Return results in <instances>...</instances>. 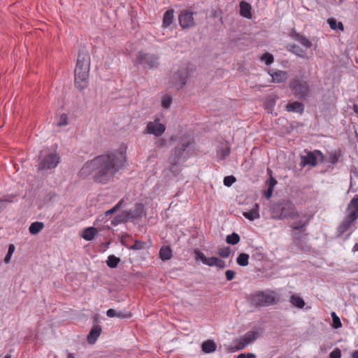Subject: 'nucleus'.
<instances>
[{"instance_id": "f257e3e1", "label": "nucleus", "mask_w": 358, "mask_h": 358, "mask_svg": "<svg viewBox=\"0 0 358 358\" xmlns=\"http://www.w3.org/2000/svg\"><path fill=\"white\" fill-rule=\"evenodd\" d=\"M125 159L126 157L123 152L99 155L87 162L83 166L78 175L82 178H86L92 173H95L94 176L95 181L106 183L124 166Z\"/></svg>"}, {"instance_id": "f03ea898", "label": "nucleus", "mask_w": 358, "mask_h": 358, "mask_svg": "<svg viewBox=\"0 0 358 358\" xmlns=\"http://www.w3.org/2000/svg\"><path fill=\"white\" fill-rule=\"evenodd\" d=\"M272 218L275 220H283L285 218L295 219L299 217L294 204L288 200H282L274 205L271 210Z\"/></svg>"}, {"instance_id": "7ed1b4c3", "label": "nucleus", "mask_w": 358, "mask_h": 358, "mask_svg": "<svg viewBox=\"0 0 358 358\" xmlns=\"http://www.w3.org/2000/svg\"><path fill=\"white\" fill-rule=\"evenodd\" d=\"M191 144L190 141H183L177 145L169 158V171L174 176H178L182 171L181 162L184 152Z\"/></svg>"}, {"instance_id": "20e7f679", "label": "nucleus", "mask_w": 358, "mask_h": 358, "mask_svg": "<svg viewBox=\"0 0 358 358\" xmlns=\"http://www.w3.org/2000/svg\"><path fill=\"white\" fill-rule=\"evenodd\" d=\"M278 300L276 292L271 290L257 292L248 297L250 304L255 307L271 306L276 303Z\"/></svg>"}, {"instance_id": "39448f33", "label": "nucleus", "mask_w": 358, "mask_h": 358, "mask_svg": "<svg viewBox=\"0 0 358 358\" xmlns=\"http://www.w3.org/2000/svg\"><path fill=\"white\" fill-rule=\"evenodd\" d=\"M194 71L195 69L192 64L182 66L171 76V86L176 87L178 90L182 89L186 85L187 78L192 76Z\"/></svg>"}, {"instance_id": "423d86ee", "label": "nucleus", "mask_w": 358, "mask_h": 358, "mask_svg": "<svg viewBox=\"0 0 358 358\" xmlns=\"http://www.w3.org/2000/svg\"><path fill=\"white\" fill-rule=\"evenodd\" d=\"M59 162V158L55 151L45 149L41 151L38 164L39 170L55 169Z\"/></svg>"}, {"instance_id": "0eeeda50", "label": "nucleus", "mask_w": 358, "mask_h": 358, "mask_svg": "<svg viewBox=\"0 0 358 358\" xmlns=\"http://www.w3.org/2000/svg\"><path fill=\"white\" fill-rule=\"evenodd\" d=\"M259 336V332L256 330L248 331L242 337L237 338L234 341L235 345L231 346L230 350L231 352H236L240 350L244 349L248 345L254 343Z\"/></svg>"}, {"instance_id": "6e6552de", "label": "nucleus", "mask_w": 358, "mask_h": 358, "mask_svg": "<svg viewBox=\"0 0 358 358\" xmlns=\"http://www.w3.org/2000/svg\"><path fill=\"white\" fill-rule=\"evenodd\" d=\"M289 87L294 96L298 99H303L309 92V86L307 82L298 78L294 79L290 83Z\"/></svg>"}, {"instance_id": "1a4fd4ad", "label": "nucleus", "mask_w": 358, "mask_h": 358, "mask_svg": "<svg viewBox=\"0 0 358 358\" xmlns=\"http://www.w3.org/2000/svg\"><path fill=\"white\" fill-rule=\"evenodd\" d=\"M165 130L166 126L160 122L159 118H156L154 121L148 122L144 133L159 137L164 133Z\"/></svg>"}, {"instance_id": "9d476101", "label": "nucleus", "mask_w": 358, "mask_h": 358, "mask_svg": "<svg viewBox=\"0 0 358 358\" xmlns=\"http://www.w3.org/2000/svg\"><path fill=\"white\" fill-rule=\"evenodd\" d=\"M89 71L80 70L79 68L75 69L74 83L76 87L80 90L85 89L89 83Z\"/></svg>"}, {"instance_id": "9b49d317", "label": "nucleus", "mask_w": 358, "mask_h": 358, "mask_svg": "<svg viewBox=\"0 0 358 358\" xmlns=\"http://www.w3.org/2000/svg\"><path fill=\"white\" fill-rule=\"evenodd\" d=\"M157 60L158 57L155 55L139 52L136 58V64H141L144 66H148L149 68H152L156 66Z\"/></svg>"}, {"instance_id": "f8f14e48", "label": "nucleus", "mask_w": 358, "mask_h": 358, "mask_svg": "<svg viewBox=\"0 0 358 358\" xmlns=\"http://www.w3.org/2000/svg\"><path fill=\"white\" fill-rule=\"evenodd\" d=\"M194 13L187 10H181L179 16V23L182 28L186 29L195 25L193 17Z\"/></svg>"}, {"instance_id": "ddd939ff", "label": "nucleus", "mask_w": 358, "mask_h": 358, "mask_svg": "<svg viewBox=\"0 0 358 358\" xmlns=\"http://www.w3.org/2000/svg\"><path fill=\"white\" fill-rule=\"evenodd\" d=\"M322 158V154L321 152L318 150H315L313 152H308L306 155L301 156V163L303 166L306 165H310L315 166L317 165L318 162V158Z\"/></svg>"}, {"instance_id": "4468645a", "label": "nucleus", "mask_w": 358, "mask_h": 358, "mask_svg": "<svg viewBox=\"0 0 358 358\" xmlns=\"http://www.w3.org/2000/svg\"><path fill=\"white\" fill-rule=\"evenodd\" d=\"M346 215L354 220L358 218V195H355L348 203Z\"/></svg>"}, {"instance_id": "2eb2a0df", "label": "nucleus", "mask_w": 358, "mask_h": 358, "mask_svg": "<svg viewBox=\"0 0 358 358\" xmlns=\"http://www.w3.org/2000/svg\"><path fill=\"white\" fill-rule=\"evenodd\" d=\"M76 68L80 70L89 71L90 69V57L88 53L80 52L78 54L77 64Z\"/></svg>"}, {"instance_id": "dca6fc26", "label": "nucleus", "mask_w": 358, "mask_h": 358, "mask_svg": "<svg viewBox=\"0 0 358 358\" xmlns=\"http://www.w3.org/2000/svg\"><path fill=\"white\" fill-rule=\"evenodd\" d=\"M204 264L208 266H216L219 268H224L227 266L224 260L216 257H207Z\"/></svg>"}, {"instance_id": "f3484780", "label": "nucleus", "mask_w": 358, "mask_h": 358, "mask_svg": "<svg viewBox=\"0 0 358 358\" xmlns=\"http://www.w3.org/2000/svg\"><path fill=\"white\" fill-rule=\"evenodd\" d=\"M101 333V328L99 325H95L90 330L87 336V342L90 344H94L96 341Z\"/></svg>"}, {"instance_id": "a211bd4d", "label": "nucleus", "mask_w": 358, "mask_h": 358, "mask_svg": "<svg viewBox=\"0 0 358 358\" xmlns=\"http://www.w3.org/2000/svg\"><path fill=\"white\" fill-rule=\"evenodd\" d=\"M270 75L272 77V80L273 83H281L285 81L288 78V74L285 71H276L273 72L272 73H270Z\"/></svg>"}, {"instance_id": "6ab92c4d", "label": "nucleus", "mask_w": 358, "mask_h": 358, "mask_svg": "<svg viewBox=\"0 0 358 358\" xmlns=\"http://www.w3.org/2000/svg\"><path fill=\"white\" fill-rule=\"evenodd\" d=\"M97 233L96 228L93 227H87L83 230L81 237L85 241H90L94 239Z\"/></svg>"}, {"instance_id": "aec40b11", "label": "nucleus", "mask_w": 358, "mask_h": 358, "mask_svg": "<svg viewBox=\"0 0 358 358\" xmlns=\"http://www.w3.org/2000/svg\"><path fill=\"white\" fill-rule=\"evenodd\" d=\"M251 6L249 3L245 1H241L240 3V15L245 18L251 19Z\"/></svg>"}, {"instance_id": "412c9836", "label": "nucleus", "mask_w": 358, "mask_h": 358, "mask_svg": "<svg viewBox=\"0 0 358 358\" xmlns=\"http://www.w3.org/2000/svg\"><path fill=\"white\" fill-rule=\"evenodd\" d=\"M355 220H352L350 217L345 215L344 220L341 222L338 227V232L339 234H343L352 226Z\"/></svg>"}, {"instance_id": "4be33fe9", "label": "nucleus", "mask_w": 358, "mask_h": 358, "mask_svg": "<svg viewBox=\"0 0 358 358\" xmlns=\"http://www.w3.org/2000/svg\"><path fill=\"white\" fill-rule=\"evenodd\" d=\"M285 108L289 112L299 113L300 114L303 113L304 110L303 105L299 101L289 103L286 105Z\"/></svg>"}, {"instance_id": "5701e85b", "label": "nucleus", "mask_w": 358, "mask_h": 358, "mask_svg": "<svg viewBox=\"0 0 358 358\" xmlns=\"http://www.w3.org/2000/svg\"><path fill=\"white\" fill-rule=\"evenodd\" d=\"M243 215L248 220L253 221L260 217L259 213V205L255 204V207L248 212H243Z\"/></svg>"}, {"instance_id": "b1692460", "label": "nucleus", "mask_w": 358, "mask_h": 358, "mask_svg": "<svg viewBox=\"0 0 358 358\" xmlns=\"http://www.w3.org/2000/svg\"><path fill=\"white\" fill-rule=\"evenodd\" d=\"M173 10H168L164 14L162 27L164 28L169 27L173 22Z\"/></svg>"}, {"instance_id": "393cba45", "label": "nucleus", "mask_w": 358, "mask_h": 358, "mask_svg": "<svg viewBox=\"0 0 358 358\" xmlns=\"http://www.w3.org/2000/svg\"><path fill=\"white\" fill-rule=\"evenodd\" d=\"M159 255L162 261H167L172 257V250L169 246H163L161 248Z\"/></svg>"}, {"instance_id": "a878e982", "label": "nucleus", "mask_w": 358, "mask_h": 358, "mask_svg": "<svg viewBox=\"0 0 358 358\" xmlns=\"http://www.w3.org/2000/svg\"><path fill=\"white\" fill-rule=\"evenodd\" d=\"M144 213V206L142 203H138L134 206V209L130 214L134 218H139L143 216Z\"/></svg>"}, {"instance_id": "bb28decb", "label": "nucleus", "mask_w": 358, "mask_h": 358, "mask_svg": "<svg viewBox=\"0 0 358 358\" xmlns=\"http://www.w3.org/2000/svg\"><path fill=\"white\" fill-rule=\"evenodd\" d=\"M44 227V224L41 222H34L29 227V233L32 235L38 234Z\"/></svg>"}, {"instance_id": "cd10ccee", "label": "nucleus", "mask_w": 358, "mask_h": 358, "mask_svg": "<svg viewBox=\"0 0 358 358\" xmlns=\"http://www.w3.org/2000/svg\"><path fill=\"white\" fill-rule=\"evenodd\" d=\"M327 22L330 27V28L333 30H340L341 31H344V26L341 22H338L336 19L334 17H330L327 20Z\"/></svg>"}, {"instance_id": "c85d7f7f", "label": "nucleus", "mask_w": 358, "mask_h": 358, "mask_svg": "<svg viewBox=\"0 0 358 358\" xmlns=\"http://www.w3.org/2000/svg\"><path fill=\"white\" fill-rule=\"evenodd\" d=\"M216 345L211 340L206 341L202 344V350L206 353H211L215 351Z\"/></svg>"}, {"instance_id": "c756f323", "label": "nucleus", "mask_w": 358, "mask_h": 358, "mask_svg": "<svg viewBox=\"0 0 358 358\" xmlns=\"http://www.w3.org/2000/svg\"><path fill=\"white\" fill-rule=\"evenodd\" d=\"M309 220L310 219L308 218L305 220L300 219L299 220L293 222L290 227L294 230L303 229L308 224Z\"/></svg>"}, {"instance_id": "7c9ffc66", "label": "nucleus", "mask_w": 358, "mask_h": 358, "mask_svg": "<svg viewBox=\"0 0 358 358\" xmlns=\"http://www.w3.org/2000/svg\"><path fill=\"white\" fill-rule=\"evenodd\" d=\"M294 38L299 41L303 46L306 48H310L312 46L311 41L307 38L305 36H303L300 34H295L294 35Z\"/></svg>"}, {"instance_id": "2f4dec72", "label": "nucleus", "mask_w": 358, "mask_h": 358, "mask_svg": "<svg viewBox=\"0 0 358 358\" xmlns=\"http://www.w3.org/2000/svg\"><path fill=\"white\" fill-rule=\"evenodd\" d=\"M289 50L301 58H306V52L296 44L290 45Z\"/></svg>"}, {"instance_id": "473e14b6", "label": "nucleus", "mask_w": 358, "mask_h": 358, "mask_svg": "<svg viewBox=\"0 0 358 358\" xmlns=\"http://www.w3.org/2000/svg\"><path fill=\"white\" fill-rule=\"evenodd\" d=\"M289 301L293 306L299 308H303L305 306L303 299L296 295L291 296Z\"/></svg>"}, {"instance_id": "72a5a7b5", "label": "nucleus", "mask_w": 358, "mask_h": 358, "mask_svg": "<svg viewBox=\"0 0 358 358\" xmlns=\"http://www.w3.org/2000/svg\"><path fill=\"white\" fill-rule=\"evenodd\" d=\"M249 255L241 253L236 259V262L239 266H246L249 264Z\"/></svg>"}, {"instance_id": "f704fd0d", "label": "nucleus", "mask_w": 358, "mask_h": 358, "mask_svg": "<svg viewBox=\"0 0 358 358\" xmlns=\"http://www.w3.org/2000/svg\"><path fill=\"white\" fill-rule=\"evenodd\" d=\"M173 98L170 94H164L162 96L161 104L164 108H169L171 106Z\"/></svg>"}, {"instance_id": "c9c22d12", "label": "nucleus", "mask_w": 358, "mask_h": 358, "mask_svg": "<svg viewBox=\"0 0 358 358\" xmlns=\"http://www.w3.org/2000/svg\"><path fill=\"white\" fill-rule=\"evenodd\" d=\"M120 262V259L114 255H109L106 261L107 265L111 268H116Z\"/></svg>"}, {"instance_id": "e433bc0d", "label": "nucleus", "mask_w": 358, "mask_h": 358, "mask_svg": "<svg viewBox=\"0 0 358 358\" xmlns=\"http://www.w3.org/2000/svg\"><path fill=\"white\" fill-rule=\"evenodd\" d=\"M226 241L229 244L236 245L240 241V236L236 233H232L227 236Z\"/></svg>"}, {"instance_id": "4c0bfd02", "label": "nucleus", "mask_w": 358, "mask_h": 358, "mask_svg": "<svg viewBox=\"0 0 358 358\" xmlns=\"http://www.w3.org/2000/svg\"><path fill=\"white\" fill-rule=\"evenodd\" d=\"M194 258H195L196 261L200 260L202 262V263L203 264H205L207 257L204 255V254L201 250H199V249H195L194 250Z\"/></svg>"}, {"instance_id": "58836bf2", "label": "nucleus", "mask_w": 358, "mask_h": 358, "mask_svg": "<svg viewBox=\"0 0 358 358\" xmlns=\"http://www.w3.org/2000/svg\"><path fill=\"white\" fill-rule=\"evenodd\" d=\"M217 253L222 258H227L231 254V249L229 247L219 248Z\"/></svg>"}, {"instance_id": "ea45409f", "label": "nucleus", "mask_w": 358, "mask_h": 358, "mask_svg": "<svg viewBox=\"0 0 358 358\" xmlns=\"http://www.w3.org/2000/svg\"><path fill=\"white\" fill-rule=\"evenodd\" d=\"M331 317L333 320V327L335 329H338L341 327L342 323L340 320V318L336 315V314L334 312L331 313Z\"/></svg>"}, {"instance_id": "a19ab883", "label": "nucleus", "mask_w": 358, "mask_h": 358, "mask_svg": "<svg viewBox=\"0 0 358 358\" xmlns=\"http://www.w3.org/2000/svg\"><path fill=\"white\" fill-rule=\"evenodd\" d=\"M262 60L265 62L266 65H270L273 62V57L271 54L266 52L262 56Z\"/></svg>"}, {"instance_id": "79ce46f5", "label": "nucleus", "mask_w": 358, "mask_h": 358, "mask_svg": "<svg viewBox=\"0 0 358 358\" xmlns=\"http://www.w3.org/2000/svg\"><path fill=\"white\" fill-rule=\"evenodd\" d=\"M68 124V116L66 114L63 113L60 115L59 120L57 122L59 127L66 126Z\"/></svg>"}, {"instance_id": "37998d69", "label": "nucleus", "mask_w": 358, "mask_h": 358, "mask_svg": "<svg viewBox=\"0 0 358 358\" xmlns=\"http://www.w3.org/2000/svg\"><path fill=\"white\" fill-rule=\"evenodd\" d=\"M236 182V178L234 176H226L224 178V185L227 187L231 186Z\"/></svg>"}, {"instance_id": "c03bdc74", "label": "nucleus", "mask_w": 358, "mask_h": 358, "mask_svg": "<svg viewBox=\"0 0 358 358\" xmlns=\"http://www.w3.org/2000/svg\"><path fill=\"white\" fill-rule=\"evenodd\" d=\"M122 203H123V200H120L113 208L106 211L105 215H109L113 214L115 211H117L121 207Z\"/></svg>"}, {"instance_id": "a18cd8bd", "label": "nucleus", "mask_w": 358, "mask_h": 358, "mask_svg": "<svg viewBox=\"0 0 358 358\" xmlns=\"http://www.w3.org/2000/svg\"><path fill=\"white\" fill-rule=\"evenodd\" d=\"M145 243L141 241H136L134 245L131 247L132 250H142L145 248Z\"/></svg>"}, {"instance_id": "49530a36", "label": "nucleus", "mask_w": 358, "mask_h": 358, "mask_svg": "<svg viewBox=\"0 0 358 358\" xmlns=\"http://www.w3.org/2000/svg\"><path fill=\"white\" fill-rule=\"evenodd\" d=\"M132 315L129 311H118L117 312V317L119 318H130L131 317Z\"/></svg>"}, {"instance_id": "de8ad7c7", "label": "nucleus", "mask_w": 358, "mask_h": 358, "mask_svg": "<svg viewBox=\"0 0 358 358\" xmlns=\"http://www.w3.org/2000/svg\"><path fill=\"white\" fill-rule=\"evenodd\" d=\"M341 351L338 348H335L330 354L329 358H341Z\"/></svg>"}, {"instance_id": "09e8293b", "label": "nucleus", "mask_w": 358, "mask_h": 358, "mask_svg": "<svg viewBox=\"0 0 358 358\" xmlns=\"http://www.w3.org/2000/svg\"><path fill=\"white\" fill-rule=\"evenodd\" d=\"M230 154V148L229 146H226L220 150L221 159H224L227 157Z\"/></svg>"}, {"instance_id": "8fccbe9b", "label": "nucleus", "mask_w": 358, "mask_h": 358, "mask_svg": "<svg viewBox=\"0 0 358 358\" xmlns=\"http://www.w3.org/2000/svg\"><path fill=\"white\" fill-rule=\"evenodd\" d=\"M235 272L232 270H227L225 272V276L227 280L230 281L234 278Z\"/></svg>"}, {"instance_id": "3c124183", "label": "nucleus", "mask_w": 358, "mask_h": 358, "mask_svg": "<svg viewBox=\"0 0 358 358\" xmlns=\"http://www.w3.org/2000/svg\"><path fill=\"white\" fill-rule=\"evenodd\" d=\"M256 355L253 353H241L237 356L236 358H255Z\"/></svg>"}, {"instance_id": "603ef678", "label": "nucleus", "mask_w": 358, "mask_h": 358, "mask_svg": "<svg viewBox=\"0 0 358 358\" xmlns=\"http://www.w3.org/2000/svg\"><path fill=\"white\" fill-rule=\"evenodd\" d=\"M117 312L115 310L110 308L106 311V315L109 317H117Z\"/></svg>"}, {"instance_id": "864d4df0", "label": "nucleus", "mask_w": 358, "mask_h": 358, "mask_svg": "<svg viewBox=\"0 0 358 358\" xmlns=\"http://www.w3.org/2000/svg\"><path fill=\"white\" fill-rule=\"evenodd\" d=\"M277 184V180L271 177L268 180V187L273 189L274 186Z\"/></svg>"}, {"instance_id": "5fc2aeb1", "label": "nucleus", "mask_w": 358, "mask_h": 358, "mask_svg": "<svg viewBox=\"0 0 358 358\" xmlns=\"http://www.w3.org/2000/svg\"><path fill=\"white\" fill-rule=\"evenodd\" d=\"M273 188L268 187V189H267L266 192H265V196L267 199H268L271 196V195L273 194Z\"/></svg>"}, {"instance_id": "6e6d98bb", "label": "nucleus", "mask_w": 358, "mask_h": 358, "mask_svg": "<svg viewBox=\"0 0 358 358\" xmlns=\"http://www.w3.org/2000/svg\"><path fill=\"white\" fill-rule=\"evenodd\" d=\"M15 245L13 244H10L9 245V247H8V254H10V255H12L13 254L14 251H15Z\"/></svg>"}, {"instance_id": "4d7b16f0", "label": "nucleus", "mask_w": 358, "mask_h": 358, "mask_svg": "<svg viewBox=\"0 0 358 358\" xmlns=\"http://www.w3.org/2000/svg\"><path fill=\"white\" fill-rule=\"evenodd\" d=\"M11 257H12V255H10V254H6V257H4V262L6 264H8L10 262V259H11Z\"/></svg>"}, {"instance_id": "13d9d810", "label": "nucleus", "mask_w": 358, "mask_h": 358, "mask_svg": "<svg viewBox=\"0 0 358 358\" xmlns=\"http://www.w3.org/2000/svg\"><path fill=\"white\" fill-rule=\"evenodd\" d=\"M352 358H358V350H356L352 352Z\"/></svg>"}, {"instance_id": "bf43d9fd", "label": "nucleus", "mask_w": 358, "mask_h": 358, "mask_svg": "<svg viewBox=\"0 0 358 358\" xmlns=\"http://www.w3.org/2000/svg\"><path fill=\"white\" fill-rule=\"evenodd\" d=\"M352 251H353L354 252H358V243H355V244L354 245V247H353Z\"/></svg>"}, {"instance_id": "052dcab7", "label": "nucleus", "mask_w": 358, "mask_h": 358, "mask_svg": "<svg viewBox=\"0 0 358 358\" xmlns=\"http://www.w3.org/2000/svg\"><path fill=\"white\" fill-rule=\"evenodd\" d=\"M353 110L355 113L358 114V105L355 104L353 106Z\"/></svg>"}, {"instance_id": "680f3d73", "label": "nucleus", "mask_w": 358, "mask_h": 358, "mask_svg": "<svg viewBox=\"0 0 358 358\" xmlns=\"http://www.w3.org/2000/svg\"><path fill=\"white\" fill-rule=\"evenodd\" d=\"M67 358H76L74 354L71 352H67Z\"/></svg>"}, {"instance_id": "e2e57ef3", "label": "nucleus", "mask_w": 358, "mask_h": 358, "mask_svg": "<svg viewBox=\"0 0 358 358\" xmlns=\"http://www.w3.org/2000/svg\"><path fill=\"white\" fill-rule=\"evenodd\" d=\"M4 358H10V355H6Z\"/></svg>"}, {"instance_id": "0e129e2a", "label": "nucleus", "mask_w": 358, "mask_h": 358, "mask_svg": "<svg viewBox=\"0 0 358 358\" xmlns=\"http://www.w3.org/2000/svg\"><path fill=\"white\" fill-rule=\"evenodd\" d=\"M303 217H306V214H304V215H303Z\"/></svg>"}]
</instances>
